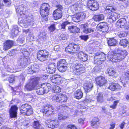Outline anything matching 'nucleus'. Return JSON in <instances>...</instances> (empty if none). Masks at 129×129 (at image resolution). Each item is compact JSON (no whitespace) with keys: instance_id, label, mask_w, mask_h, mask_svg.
I'll return each mask as SVG.
<instances>
[{"instance_id":"f257e3e1","label":"nucleus","mask_w":129,"mask_h":129,"mask_svg":"<svg viewBox=\"0 0 129 129\" xmlns=\"http://www.w3.org/2000/svg\"><path fill=\"white\" fill-rule=\"evenodd\" d=\"M27 1L23 0L21 2V5H19L16 9V12L21 16L18 19V21L23 24L24 26L29 25L32 19V18L30 16L26 15L23 13V12L24 10H26V9L27 8ZM25 27H26L27 26Z\"/></svg>"},{"instance_id":"f03ea898","label":"nucleus","mask_w":129,"mask_h":129,"mask_svg":"<svg viewBox=\"0 0 129 129\" xmlns=\"http://www.w3.org/2000/svg\"><path fill=\"white\" fill-rule=\"evenodd\" d=\"M127 55L126 50L121 51L117 53H114V51H111L108 56L109 60L112 62H118L121 61Z\"/></svg>"},{"instance_id":"7ed1b4c3","label":"nucleus","mask_w":129,"mask_h":129,"mask_svg":"<svg viewBox=\"0 0 129 129\" xmlns=\"http://www.w3.org/2000/svg\"><path fill=\"white\" fill-rule=\"evenodd\" d=\"M50 6L48 3L42 4L40 8L39 12L43 21L48 20V17L50 13Z\"/></svg>"},{"instance_id":"20e7f679","label":"nucleus","mask_w":129,"mask_h":129,"mask_svg":"<svg viewBox=\"0 0 129 129\" xmlns=\"http://www.w3.org/2000/svg\"><path fill=\"white\" fill-rule=\"evenodd\" d=\"M20 111V114L24 116H30L34 113L33 110L31 106L27 103L21 106Z\"/></svg>"},{"instance_id":"39448f33","label":"nucleus","mask_w":129,"mask_h":129,"mask_svg":"<svg viewBox=\"0 0 129 129\" xmlns=\"http://www.w3.org/2000/svg\"><path fill=\"white\" fill-rule=\"evenodd\" d=\"M40 112L44 116L48 117L54 113V108L49 105H46L41 108Z\"/></svg>"},{"instance_id":"423d86ee","label":"nucleus","mask_w":129,"mask_h":129,"mask_svg":"<svg viewBox=\"0 0 129 129\" xmlns=\"http://www.w3.org/2000/svg\"><path fill=\"white\" fill-rule=\"evenodd\" d=\"M49 55V52L46 50H39L37 52V58L41 61L43 62L47 60Z\"/></svg>"},{"instance_id":"0eeeda50","label":"nucleus","mask_w":129,"mask_h":129,"mask_svg":"<svg viewBox=\"0 0 129 129\" xmlns=\"http://www.w3.org/2000/svg\"><path fill=\"white\" fill-rule=\"evenodd\" d=\"M80 49V47L78 45L75 43L69 44L66 48L65 50L68 53L73 54L79 51Z\"/></svg>"},{"instance_id":"6e6552de","label":"nucleus","mask_w":129,"mask_h":129,"mask_svg":"<svg viewBox=\"0 0 129 129\" xmlns=\"http://www.w3.org/2000/svg\"><path fill=\"white\" fill-rule=\"evenodd\" d=\"M106 55L103 52L96 53L94 57L95 62L98 64H102L101 61H103L105 60Z\"/></svg>"},{"instance_id":"1a4fd4ad","label":"nucleus","mask_w":129,"mask_h":129,"mask_svg":"<svg viewBox=\"0 0 129 129\" xmlns=\"http://www.w3.org/2000/svg\"><path fill=\"white\" fill-rule=\"evenodd\" d=\"M83 7L82 3L80 1H78L74 4L71 6L70 9L72 12L75 13L78 12V11L81 10Z\"/></svg>"},{"instance_id":"9d476101","label":"nucleus","mask_w":129,"mask_h":129,"mask_svg":"<svg viewBox=\"0 0 129 129\" xmlns=\"http://www.w3.org/2000/svg\"><path fill=\"white\" fill-rule=\"evenodd\" d=\"M96 27L98 30L104 33H108L109 28L107 23L105 22L100 23Z\"/></svg>"},{"instance_id":"9b49d317","label":"nucleus","mask_w":129,"mask_h":129,"mask_svg":"<svg viewBox=\"0 0 129 129\" xmlns=\"http://www.w3.org/2000/svg\"><path fill=\"white\" fill-rule=\"evenodd\" d=\"M87 4L88 7L92 11L96 10L99 8L98 3L94 0H89L87 2Z\"/></svg>"},{"instance_id":"f8f14e48","label":"nucleus","mask_w":129,"mask_h":129,"mask_svg":"<svg viewBox=\"0 0 129 129\" xmlns=\"http://www.w3.org/2000/svg\"><path fill=\"white\" fill-rule=\"evenodd\" d=\"M120 16L119 14L115 12H112L108 15L107 21L110 23H112L118 18Z\"/></svg>"},{"instance_id":"ddd939ff","label":"nucleus","mask_w":129,"mask_h":129,"mask_svg":"<svg viewBox=\"0 0 129 129\" xmlns=\"http://www.w3.org/2000/svg\"><path fill=\"white\" fill-rule=\"evenodd\" d=\"M49 90V88L44 83L41 84L40 88L37 89L36 92L38 95H42L45 92H48Z\"/></svg>"},{"instance_id":"4468645a","label":"nucleus","mask_w":129,"mask_h":129,"mask_svg":"<svg viewBox=\"0 0 129 129\" xmlns=\"http://www.w3.org/2000/svg\"><path fill=\"white\" fill-rule=\"evenodd\" d=\"M75 68L74 72V73L77 75H80L84 72L83 65L80 63H76L74 65Z\"/></svg>"},{"instance_id":"2eb2a0df","label":"nucleus","mask_w":129,"mask_h":129,"mask_svg":"<svg viewBox=\"0 0 129 129\" xmlns=\"http://www.w3.org/2000/svg\"><path fill=\"white\" fill-rule=\"evenodd\" d=\"M18 108L15 105L11 106L9 111V117L11 118H15L17 117Z\"/></svg>"},{"instance_id":"dca6fc26","label":"nucleus","mask_w":129,"mask_h":129,"mask_svg":"<svg viewBox=\"0 0 129 129\" xmlns=\"http://www.w3.org/2000/svg\"><path fill=\"white\" fill-rule=\"evenodd\" d=\"M86 14L83 12L77 13L73 15L72 19L75 22H78L79 20H82L85 18Z\"/></svg>"},{"instance_id":"f3484780","label":"nucleus","mask_w":129,"mask_h":129,"mask_svg":"<svg viewBox=\"0 0 129 129\" xmlns=\"http://www.w3.org/2000/svg\"><path fill=\"white\" fill-rule=\"evenodd\" d=\"M14 41L12 40H8L6 41L3 43V49L7 51L11 49L14 46Z\"/></svg>"},{"instance_id":"a211bd4d","label":"nucleus","mask_w":129,"mask_h":129,"mask_svg":"<svg viewBox=\"0 0 129 129\" xmlns=\"http://www.w3.org/2000/svg\"><path fill=\"white\" fill-rule=\"evenodd\" d=\"M95 81L96 84L100 86H103L106 83L107 81L104 77L100 76L98 77L95 79Z\"/></svg>"},{"instance_id":"6ab92c4d","label":"nucleus","mask_w":129,"mask_h":129,"mask_svg":"<svg viewBox=\"0 0 129 129\" xmlns=\"http://www.w3.org/2000/svg\"><path fill=\"white\" fill-rule=\"evenodd\" d=\"M92 83L89 82H86L83 85V88L86 93L90 91L93 87Z\"/></svg>"},{"instance_id":"aec40b11","label":"nucleus","mask_w":129,"mask_h":129,"mask_svg":"<svg viewBox=\"0 0 129 129\" xmlns=\"http://www.w3.org/2000/svg\"><path fill=\"white\" fill-rule=\"evenodd\" d=\"M63 7L61 5H57V19L60 18L62 16Z\"/></svg>"},{"instance_id":"412c9836","label":"nucleus","mask_w":129,"mask_h":129,"mask_svg":"<svg viewBox=\"0 0 129 129\" xmlns=\"http://www.w3.org/2000/svg\"><path fill=\"white\" fill-rule=\"evenodd\" d=\"M67 100V97L66 95L61 93L57 94V102H66Z\"/></svg>"},{"instance_id":"4be33fe9","label":"nucleus","mask_w":129,"mask_h":129,"mask_svg":"<svg viewBox=\"0 0 129 129\" xmlns=\"http://www.w3.org/2000/svg\"><path fill=\"white\" fill-rule=\"evenodd\" d=\"M78 58L80 60L83 61L84 62L86 61L88 58V56L87 54L84 53L83 52L80 51L78 53Z\"/></svg>"},{"instance_id":"5701e85b","label":"nucleus","mask_w":129,"mask_h":129,"mask_svg":"<svg viewBox=\"0 0 129 129\" xmlns=\"http://www.w3.org/2000/svg\"><path fill=\"white\" fill-rule=\"evenodd\" d=\"M126 24V21L124 18H122L119 20L117 22L116 25L119 26L121 28H123Z\"/></svg>"},{"instance_id":"b1692460","label":"nucleus","mask_w":129,"mask_h":129,"mask_svg":"<svg viewBox=\"0 0 129 129\" xmlns=\"http://www.w3.org/2000/svg\"><path fill=\"white\" fill-rule=\"evenodd\" d=\"M55 70L56 67L55 64L51 63L49 65L47 71L48 73L53 74L55 72Z\"/></svg>"},{"instance_id":"393cba45","label":"nucleus","mask_w":129,"mask_h":129,"mask_svg":"<svg viewBox=\"0 0 129 129\" xmlns=\"http://www.w3.org/2000/svg\"><path fill=\"white\" fill-rule=\"evenodd\" d=\"M68 30L71 33L76 34L79 32L80 29L76 26H71L69 27Z\"/></svg>"},{"instance_id":"a878e982","label":"nucleus","mask_w":129,"mask_h":129,"mask_svg":"<svg viewBox=\"0 0 129 129\" xmlns=\"http://www.w3.org/2000/svg\"><path fill=\"white\" fill-rule=\"evenodd\" d=\"M83 94L81 89H78L74 93L75 97L76 99H79L83 96Z\"/></svg>"},{"instance_id":"bb28decb","label":"nucleus","mask_w":129,"mask_h":129,"mask_svg":"<svg viewBox=\"0 0 129 129\" xmlns=\"http://www.w3.org/2000/svg\"><path fill=\"white\" fill-rule=\"evenodd\" d=\"M107 40L108 44L109 46H115L117 44V41L113 38L107 39Z\"/></svg>"},{"instance_id":"cd10ccee","label":"nucleus","mask_w":129,"mask_h":129,"mask_svg":"<svg viewBox=\"0 0 129 129\" xmlns=\"http://www.w3.org/2000/svg\"><path fill=\"white\" fill-rule=\"evenodd\" d=\"M3 1L7 6H10L11 3L10 0H0V9H3L4 6V4L2 2Z\"/></svg>"},{"instance_id":"c85d7f7f","label":"nucleus","mask_w":129,"mask_h":129,"mask_svg":"<svg viewBox=\"0 0 129 129\" xmlns=\"http://www.w3.org/2000/svg\"><path fill=\"white\" fill-rule=\"evenodd\" d=\"M39 78L37 77L31 79L30 82L34 88L39 85Z\"/></svg>"},{"instance_id":"c756f323","label":"nucleus","mask_w":129,"mask_h":129,"mask_svg":"<svg viewBox=\"0 0 129 129\" xmlns=\"http://www.w3.org/2000/svg\"><path fill=\"white\" fill-rule=\"evenodd\" d=\"M46 123L49 127L54 128L55 127L56 122L54 120H49L47 121Z\"/></svg>"},{"instance_id":"7c9ffc66","label":"nucleus","mask_w":129,"mask_h":129,"mask_svg":"<svg viewBox=\"0 0 129 129\" xmlns=\"http://www.w3.org/2000/svg\"><path fill=\"white\" fill-rule=\"evenodd\" d=\"M96 98L97 101L98 102L102 103L104 101V97L102 92L98 93Z\"/></svg>"},{"instance_id":"2f4dec72","label":"nucleus","mask_w":129,"mask_h":129,"mask_svg":"<svg viewBox=\"0 0 129 129\" xmlns=\"http://www.w3.org/2000/svg\"><path fill=\"white\" fill-rule=\"evenodd\" d=\"M93 19L96 21H99L103 20L104 16L103 14L96 15L93 17Z\"/></svg>"},{"instance_id":"473e14b6","label":"nucleus","mask_w":129,"mask_h":129,"mask_svg":"<svg viewBox=\"0 0 129 129\" xmlns=\"http://www.w3.org/2000/svg\"><path fill=\"white\" fill-rule=\"evenodd\" d=\"M107 72L108 74L109 75L113 76L116 73V71L114 69L112 68H109L107 70Z\"/></svg>"},{"instance_id":"72a5a7b5","label":"nucleus","mask_w":129,"mask_h":129,"mask_svg":"<svg viewBox=\"0 0 129 129\" xmlns=\"http://www.w3.org/2000/svg\"><path fill=\"white\" fill-rule=\"evenodd\" d=\"M128 41L126 39L121 40L120 41L119 44L120 45L124 47H126L128 44Z\"/></svg>"},{"instance_id":"f704fd0d","label":"nucleus","mask_w":129,"mask_h":129,"mask_svg":"<svg viewBox=\"0 0 129 129\" xmlns=\"http://www.w3.org/2000/svg\"><path fill=\"white\" fill-rule=\"evenodd\" d=\"M34 87L32 85V84L30 82L29 83L26 84L25 86V90L31 91L34 88Z\"/></svg>"},{"instance_id":"c9c22d12","label":"nucleus","mask_w":129,"mask_h":129,"mask_svg":"<svg viewBox=\"0 0 129 129\" xmlns=\"http://www.w3.org/2000/svg\"><path fill=\"white\" fill-rule=\"evenodd\" d=\"M33 126L35 129H40L41 125L38 121H34L33 123Z\"/></svg>"},{"instance_id":"e433bc0d","label":"nucleus","mask_w":129,"mask_h":129,"mask_svg":"<svg viewBox=\"0 0 129 129\" xmlns=\"http://www.w3.org/2000/svg\"><path fill=\"white\" fill-rule=\"evenodd\" d=\"M70 22L67 21H65L63 23L59 25L58 27L60 29H64L66 26L68 24H70Z\"/></svg>"},{"instance_id":"4c0bfd02","label":"nucleus","mask_w":129,"mask_h":129,"mask_svg":"<svg viewBox=\"0 0 129 129\" xmlns=\"http://www.w3.org/2000/svg\"><path fill=\"white\" fill-rule=\"evenodd\" d=\"M58 69L61 72H64L66 71L67 69V67L66 66H58Z\"/></svg>"},{"instance_id":"58836bf2","label":"nucleus","mask_w":129,"mask_h":129,"mask_svg":"<svg viewBox=\"0 0 129 129\" xmlns=\"http://www.w3.org/2000/svg\"><path fill=\"white\" fill-rule=\"evenodd\" d=\"M116 84L110 83L109 84L108 88L112 91H114L116 89Z\"/></svg>"},{"instance_id":"ea45409f","label":"nucleus","mask_w":129,"mask_h":129,"mask_svg":"<svg viewBox=\"0 0 129 129\" xmlns=\"http://www.w3.org/2000/svg\"><path fill=\"white\" fill-rule=\"evenodd\" d=\"M15 76L14 75L12 74L10 75L8 79V81L10 83H13L15 81Z\"/></svg>"},{"instance_id":"a19ab883","label":"nucleus","mask_w":129,"mask_h":129,"mask_svg":"<svg viewBox=\"0 0 129 129\" xmlns=\"http://www.w3.org/2000/svg\"><path fill=\"white\" fill-rule=\"evenodd\" d=\"M66 63V60L64 59L61 60L60 61H58L57 63V66H63V65L66 66L65 64Z\"/></svg>"},{"instance_id":"79ce46f5","label":"nucleus","mask_w":129,"mask_h":129,"mask_svg":"<svg viewBox=\"0 0 129 129\" xmlns=\"http://www.w3.org/2000/svg\"><path fill=\"white\" fill-rule=\"evenodd\" d=\"M99 121V119L97 118H94L91 122L92 126H94L96 124V122Z\"/></svg>"},{"instance_id":"37998d69","label":"nucleus","mask_w":129,"mask_h":129,"mask_svg":"<svg viewBox=\"0 0 129 129\" xmlns=\"http://www.w3.org/2000/svg\"><path fill=\"white\" fill-rule=\"evenodd\" d=\"M37 69V68L35 67L34 66L31 67V68L29 69V73L30 74H33L34 73L36 72Z\"/></svg>"},{"instance_id":"c03bdc74","label":"nucleus","mask_w":129,"mask_h":129,"mask_svg":"<svg viewBox=\"0 0 129 129\" xmlns=\"http://www.w3.org/2000/svg\"><path fill=\"white\" fill-rule=\"evenodd\" d=\"M48 29L51 32L53 31L55 29V24H52L48 27Z\"/></svg>"},{"instance_id":"a18cd8bd","label":"nucleus","mask_w":129,"mask_h":129,"mask_svg":"<svg viewBox=\"0 0 129 129\" xmlns=\"http://www.w3.org/2000/svg\"><path fill=\"white\" fill-rule=\"evenodd\" d=\"M106 7L107 9L110 10L112 12L115 11L116 9V8H115L114 6H111L110 5H109L107 6Z\"/></svg>"},{"instance_id":"49530a36","label":"nucleus","mask_w":129,"mask_h":129,"mask_svg":"<svg viewBox=\"0 0 129 129\" xmlns=\"http://www.w3.org/2000/svg\"><path fill=\"white\" fill-rule=\"evenodd\" d=\"M62 78L60 75H57V84H59L62 82Z\"/></svg>"},{"instance_id":"de8ad7c7","label":"nucleus","mask_w":129,"mask_h":129,"mask_svg":"<svg viewBox=\"0 0 129 129\" xmlns=\"http://www.w3.org/2000/svg\"><path fill=\"white\" fill-rule=\"evenodd\" d=\"M88 25L87 24H84L83 25H81V27L82 28L83 31L85 33L84 30H86L88 29Z\"/></svg>"},{"instance_id":"09e8293b","label":"nucleus","mask_w":129,"mask_h":129,"mask_svg":"<svg viewBox=\"0 0 129 129\" xmlns=\"http://www.w3.org/2000/svg\"><path fill=\"white\" fill-rule=\"evenodd\" d=\"M94 29L93 28H88L86 30H84L85 33L86 34H88L90 33L93 32L94 31Z\"/></svg>"},{"instance_id":"8fccbe9b","label":"nucleus","mask_w":129,"mask_h":129,"mask_svg":"<svg viewBox=\"0 0 129 129\" xmlns=\"http://www.w3.org/2000/svg\"><path fill=\"white\" fill-rule=\"evenodd\" d=\"M59 39L60 40H66L67 39L66 35L63 34H62L60 35L59 36Z\"/></svg>"},{"instance_id":"3c124183","label":"nucleus","mask_w":129,"mask_h":129,"mask_svg":"<svg viewBox=\"0 0 129 129\" xmlns=\"http://www.w3.org/2000/svg\"><path fill=\"white\" fill-rule=\"evenodd\" d=\"M56 75H54L52 76V79H51V81L52 82L56 84Z\"/></svg>"},{"instance_id":"603ef678","label":"nucleus","mask_w":129,"mask_h":129,"mask_svg":"<svg viewBox=\"0 0 129 129\" xmlns=\"http://www.w3.org/2000/svg\"><path fill=\"white\" fill-rule=\"evenodd\" d=\"M127 36V34L126 33L123 32H121L119 35V36L120 38L124 37Z\"/></svg>"},{"instance_id":"864d4df0","label":"nucleus","mask_w":129,"mask_h":129,"mask_svg":"<svg viewBox=\"0 0 129 129\" xmlns=\"http://www.w3.org/2000/svg\"><path fill=\"white\" fill-rule=\"evenodd\" d=\"M53 16L54 19L56 20V9L53 12Z\"/></svg>"},{"instance_id":"5fc2aeb1","label":"nucleus","mask_w":129,"mask_h":129,"mask_svg":"<svg viewBox=\"0 0 129 129\" xmlns=\"http://www.w3.org/2000/svg\"><path fill=\"white\" fill-rule=\"evenodd\" d=\"M81 39L84 40L85 41L87 40L88 39V36H80Z\"/></svg>"},{"instance_id":"6e6d98bb","label":"nucleus","mask_w":129,"mask_h":129,"mask_svg":"<svg viewBox=\"0 0 129 129\" xmlns=\"http://www.w3.org/2000/svg\"><path fill=\"white\" fill-rule=\"evenodd\" d=\"M68 128H70L71 129H77L76 127L73 125H70L68 126Z\"/></svg>"},{"instance_id":"4d7b16f0","label":"nucleus","mask_w":129,"mask_h":129,"mask_svg":"<svg viewBox=\"0 0 129 129\" xmlns=\"http://www.w3.org/2000/svg\"><path fill=\"white\" fill-rule=\"evenodd\" d=\"M84 119L80 118L78 120V122L80 124H83L84 123Z\"/></svg>"},{"instance_id":"13d9d810","label":"nucleus","mask_w":129,"mask_h":129,"mask_svg":"<svg viewBox=\"0 0 129 129\" xmlns=\"http://www.w3.org/2000/svg\"><path fill=\"white\" fill-rule=\"evenodd\" d=\"M115 99V98L112 96H111L110 98H108L107 99V100L108 101H111Z\"/></svg>"},{"instance_id":"bf43d9fd","label":"nucleus","mask_w":129,"mask_h":129,"mask_svg":"<svg viewBox=\"0 0 129 129\" xmlns=\"http://www.w3.org/2000/svg\"><path fill=\"white\" fill-rule=\"evenodd\" d=\"M112 11H111L110 10H108L107 8V7H106L105 8V9L104 11V12L106 14H108L109 13H110Z\"/></svg>"},{"instance_id":"052dcab7","label":"nucleus","mask_w":129,"mask_h":129,"mask_svg":"<svg viewBox=\"0 0 129 129\" xmlns=\"http://www.w3.org/2000/svg\"><path fill=\"white\" fill-rule=\"evenodd\" d=\"M58 118L59 120H62L63 119V116L61 114H59L58 115Z\"/></svg>"},{"instance_id":"680f3d73","label":"nucleus","mask_w":129,"mask_h":129,"mask_svg":"<svg viewBox=\"0 0 129 129\" xmlns=\"http://www.w3.org/2000/svg\"><path fill=\"white\" fill-rule=\"evenodd\" d=\"M125 122H123L122 123L120 124V127L121 129L123 128Z\"/></svg>"},{"instance_id":"e2e57ef3","label":"nucleus","mask_w":129,"mask_h":129,"mask_svg":"<svg viewBox=\"0 0 129 129\" xmlns=\"http://www.w3.org/2000/svg\"><path fill=\"white\" fill-rule=\"evenodd\" d=\"M116 89H120L122 87L121 86L118 84H116Z\"/></svg>"},{"instance_id":"0e129e2a","label":"nucleus","mask_w":129,"mask_h":129,"mask_svg":"<svg viewBox=\"0 0 129 129\" xmlns=\"http://www.w3.org/2000/svg\"><path fill=\"white\" fill-rule=\"evenodd\" d=\"M57 89H58V91H57V92H60L61 90V89L59 87L57 86Z\"/></svg>"},{"instance_id":"69168bd1","label":"nucleus","mask_w":129,"mask_h":129,"mask_svg":"<svg viewBox=\"0 0 129 129\" xmlns=\"http://www.w3.org/2000/svg\"><path fill=\"white\" fill-rule=\"evenodd\" d=\"M118 102V101H114L113 105H114V106H115L116 107V105L117 104Z\"/></svg>"},{"instance_id":"338daca9","label":"nucleus","mask_w":129,"mask_h":129,"mask_svg":"<svg viewBox=\"0 0 129 129\" xmlns=\"http://www.w3.org/2000/svg\"><path fill=\"white\" fill-rule=\"evenodd\" d=\"M29 31V29H28L26 30H23V31L25 32L26 34H27Z\"/></svg>"},{"instance_id":"774afa93","label":"nucleus","mask_w":129,"mask_h":129,"mask_svg":"<svg viewBox=\"0 0 129 129\" xmlns=\"http://www.w3.org/2000/svg\"><path fill=\"white\" fill-rule=\"evenodd\" d=\"M116 107L114 105H112L111 106H110V108H112L113 109H115L116 108Z\"/></svg>"}]
</instances>
